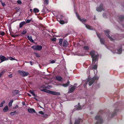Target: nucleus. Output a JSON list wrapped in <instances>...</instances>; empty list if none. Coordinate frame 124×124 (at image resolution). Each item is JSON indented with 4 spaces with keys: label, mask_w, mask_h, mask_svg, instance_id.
Returning a JSON list of instances; mask_svg holds the SVG:
<instances>
[{
    "label": "nucleus",
    "mask_w": 124,
    "mask_h": 124,
    "mask_svg": "<svg viewBox=\"0 0 124 124\" xmlns=\"http://www.w3.org/2000/svg\"><path fill=\"white\" fill-rule=\"evenodd\" d=\"M90 54L92 58V64L93 65L95 64L92 67V69L96 70L97 67V66L96 64L98 63L99 55L97 53L94 51H91Z\"/></svg>",
    "instance_id": "1"
},
{
    "label": "nucleus",
    "mask_w": 124,
    "mask_h": 124,
    "mask_svg": "<svg viewBox=\"0 0 124 124\" xmlns=\"http://www.w3.org/2000/svg\"><path fill=\"white\" fill-rule=\"evenodd\" d=\"M98 79V77H94L93 78H89L87 80V82H88L89 85L91 86L95 81L97 80ZM87 83H85L84 85V86L85 87L87 85Z\"/></svg>",
    "instance_id": "2"
},
{
    "label": "nucleus",
    "mask_w": 124,
    "mask_h": 124,
    "mask_svg": "<svg viewBox=\"0 0 124 124\" xmlns=\"http://www.w3.org/2000/svg\"><path fill=\"white\" fill-rule=\"evenodd\" d=\"M41 91L53 95H60V92H58L55 91H51L46 89H42L41 90Z\"/></svg>",
    "instance_id": "3"
},
{
    "label": "nucleus",
    "mask_w": 124,
    "mask_h": 124,
    "mask_svg": "<svg viewBox=\"0 0 124 124\" xmlns=\"http://www.w3.org/2000/svg\"><path fill=\"white\" fill-rule=\"evenodd\" d=\"M77 84H74V85H71L69 87L68 93H71L73 92L75 89L77 87Z\"/></svg>",
    "instance_id": "4"
},
{
    "label": "nucleus",
    "mask_w": 124,
    "mask_h": 124,
    "mask_svg": "<svg viewBox=\"0 0 124 124\" xmlns=\"http://www.w3.org/2000/svg\"><path fill=\"white\" fill-rule=\"evenodd\" d=\"M96 120L98 121L97 122L96 124H101L103 122V121L101 117L100 116H97L95 117Z\"/></svg>",
    "instance_id": "5"
},
{
    "label": "nucleus",
    "mask_w": 124,
    "mask_h": 124,
    "mask_svg": "<svg viewBox=\"0 0 124 124\" xmlns=\"http://www.w3.org/2000/svg\"><path fill=\"white\" fill-rule=\"evenodd\" d=\"M18 72L20 75L23 77L29 75L28 73L24 71L19 70H18Z\"/></svg>",
    "instance_id": "6"
},
{
    "label": "nucleus",
    "mask_w": 124,
    "mask_h": 124,
    "mask_svg": "<svg viewBox=\"0 0 124 124\" xmlns=\"http://www.w3.org/2000/svg\"><path fill=\"white\" fill-rule=\"evenodd\" d=\"M31 48L35 50H40L42 49V47L41 46L36 45L32 46Z\"/></svg>",
    "instance_id": "7"
},
{
    "label": "nucleus",
    "mask_w": 124,
    "mask_h": 124,
    "mask_svg": "<svg viewBox=\"0 0 124 124\" xmlns=\"http://www.w3.org/2000/svg\"><path fill=\"white\" fill-rule=\"evenodd\" d=\"M76 15L78 19L80 21L82 22L84 24L86 22V20L84 19H83V18H80V17H79V15L77 13H76Z\"/></svg>",
    "instance_id": "8"
},
{
    "label": "nucleus",
    "mask_w": 124,
    "mask_h": 124,
    "mask_svg": "<svg viewBox=\"0 0 124 124\" xmlns=\"http://www.w3.org/2000/svg\"><path fill=\"white\" fill-rule=\"evenodd\" d=\"M104 32L106 36H107L108 38L111 40L113 41V40L114 39L111 38L109 36V31L108 30H106L104 31Z\"/></svg>",
    "instance_id": "9"
},
{
    "label": "nucleus",
    "mask_w": 124,
    "mask_h": 124,
    "mask_svg": "<svg viewBox=\"0 0 124 124\" xmlns=\"http://www.w3.org/2000/svg\"><path fill=\"white\" fill-rule=\"evenodd\" d=\"M103 9V5L102 4H101L99 7L96 8V10L98 12H101Z\"/></svg>",
    "instance_id": "10"
},
{
    "label": "nucleus",
    "mask_w": 124,
    "mask_h": 124,
    "mask_svg": "<svg viewBox=\"0 0 124 124\" xmlns=\"http://www.w3.org/2000/svg\"><path fill=\"white\" fill-rule=\"evenodd\" d=\"M0 59L1 61V62H2L4 61H7L8 60V59L6 58L4 56L2 55H0Z\"/></svg>",
    "instance_id": "11"
},
{
    "label": "nucleus",
    "mask_w": 124,
    "mask_h": 124,
    "mask_svg": "<svg viewBox=\"0 0 124 124\" xmlns=\"http://www.w3.org/2000/svg\"><path fill=\"white\" fill-rule=\"evenodd\" d=\"M97 36L100 39V41L101 43V44H104V39H101L100 38V37L101 36V34H98L97 33Z\"/></svg>",
    "instance_id": "12"
},
{
    "label": "nucleus",
    "mask_w": 124,
    "mask_h": 124,
    "mask_svg": "<svg viewBox=\"0 0 124 124\" xmlns=\"http://www.w3.org/2000/svg\"><path fill=\"white\" fill-rule=\"evenodd\" d=\"M68 44L67 41L65 40L63 41V46L65 47H67L68 45Z\"/></svg>",
    "instance_id": "13"
},
{
    "label": "nucleus",
    "mask_w": 124,
    "mask_h": 124,
    "mask_svg": "<svg viewBox=\"0 0 124 124\" xmlns=\"http://www.w3.org/2000/svg\"><path fill=\"white\" fill-rule=\"evenodd\" d=\"M82 107L80 105V103H78V105L75 106V109L77 110H80L81 109Z\"/></svg>",
    "instance_id": "14"
},
{
    "label": "nucleus",
    "mask_w": 124,
    "mask_h": 124,
    "mask_svg": "<svg viewBox=\"0 0 124 124\" xmlns=\"http://www.w3.org/2000/svg\"><path fill=\"white\" fill-rule=\"evenodd\" d=\"M122 51V48L120 47L119 49L116 51L115 52H113L114 53H116L119 54H121Z\"/></svg>",
    "instance_id": "15"
},
{
    "label": "nucleus",
    "mask_w": 124,
    "mask_h": 124,
    "mask_svg": "<svg viewBox=\"0 0 124 124\" xmlns=\"http://www.w3.org/2000/svg\"><path fill=\"white\" fill-rule=\"evenodd\" d=\"M28 111L30 113H35V110L33 109L30 108L28 109Z\"/></svg>",
    "instance_id": "16"
},
{
    "label": "nucleus",
    "mask_w": 124,
    "mask_h": 124,
    "mask_svg": "<svg viewBox=\"0 0 124 124\" xmlns=\"http://www.w3.org/2000/svg\"><path fill=\"white\" fill-rule=\"evenodd\" d=\"M70 84V82L68 81L66 83L63 84H62L61 85L64 87H67Z\"/></svg>",
    "instance_id": "17"
},
{
    "label": "nucleus",
    "mask_w": 124,
    "mask_h": 124,
    "mask_svg": "<svg viewBox=\"0 0 124 124\" xmlns=\"http://www.w3.org/2000/svg\"><path fill=\"white\" fill-rule=\"evenodd\" d=\"M85 25L86 27L88 29L90 30H93V28L90 25L85 24Z\"/></svg>",
    "instance_id": "18"
},
{
    "label": "nucleus",
    "mask_w": 124,
    "mask_h": 124,
    "mask_svg": "<svg viewBox=\"0 0 124 124\" xmlns=\"http://www.w3.org/2000/svg\"><path fill=\"white\" fill-rule=\"evenodd\" d=\"M59 22L60 24H63L64 23H67L68 22V21L67 20H66L65 21L63 20H60Z\"/></svg>",
    "instance_id": "19"
},
{
    "label": "nucleus",
    "mask_w": 124,
    "mask_h": 124,
    "mask_svg": "<svg viewBox=\"0 0 124 124\" xmlns=\"http://www.w3.org/2000/svg\"><path fill=\"white\" fill-rule=\"evenodd\" d=\"M19 93L18 90H14L12 91V93L14 95L17 94Z\"/></svg>",
    "instance_id": "20"
},
{
    "label": "nucleus",
    "mask_w": 124,
    "mask_h": 124,
    "mask_svg": "<svg viewBox=\"0 0 124 124\" xmlns=\"http://www.w3.org/2000/svg\"><path fill=\"white\" fill-rule=\"evenodd\" d=\"M27 38H28V39L32 42H33L34 41L32 39V38L31 36H27Z\"/></svg>",
    "instance_id": "21"
},
{
    "label": "nucleus",
    "mask_w": 124,
    "mask_h": 124,
    "mask_svg": "<svg viewBox=\"0 0 124 124\" xmlns=\"http://www.w3.org/2000/svg\"><path fill=\"white\" fill-rule=\"evenodd\" d=\"M56 78L57 80L59 81H61L62 79V78L61 77L58 76H56Z\"/></svg>",
    "instance_id": "22"
},
{
    "label": "nucleus",
    "mask_w": 124,
    "mask_h": 124,
    "mask_svg": "<svg viewBox=\"0 0 124 124\" xmlns=\"http://www.w3.org/2000/svg\"><path fill=\"white\" fill-rule=\"evenodd\" d=\"M81 119H78L76 120L74 124H78L80 121Z\"/></svg>",
    "instance_id": "23"
},
{
    "label": "nucleus",
    "mask_w": 124,
    "mask_h": 124,
    "mask_svg": "<svg viewBox=\"0 0 124 124\" xmlns=\"http://www.w3.org/2000/svg\"><path fill=\"white\" fill-rule=\"evenodd\" d=\"M25 24V22H21L20 23V28L22 27L23 25Z\"/></svg>",
    "instance_id": "24"
},
{
    "label": "nucleus",
    "mask_w": 124,
    "mask_h": 124,
    "mask_svg": "<svg viewBox=\"0 0 124 124\" xmlns=\"http://www.w3.org/2000/svg\"><path fill=\"white\" fill-rule=\"evenodd\" d=\"M33 11L35 13H38L39 12V10L38 8H35L33 9Z\"/></svg>",
    "instance_id": "25"
},
{
    "label": "nucleus",
    "mask_w": 124,
    "mask_h": 124,
    "mask_svg": "<svg viewBox=\"0 0 124 124\" xmlns=\"http://www.w3.org/2000/svg\"><path fill=\"white\" fill-rule=\"evenodd\" d=\"M6 70H3L0 73V78L3 75V74L6 72Z\"/></svg>",
    "instance_id": "26"
},
{
    "label": "nucleus",
    "mask_w": 124,
    "mask_h": 124,
    "mask_svg": "<svg viewBox=\"0 0 124 124\" xmlns=\"http://www.w3.org/2000/svg\"><path fill=\"white\" fill-rule=\"evenodd\" d=\"M8 107L6 106L3 109V111L4 112H5L7 111L8 110Z\"/></svg>",
    "instance_id": "27"
},
{
    "label": "nucleus",
    "mask_w": 124,
    "mask_h": 124,
    "mask_svg": "<svg viewBox=\"0 0 124 124\" xmlns=\"http://www.w3.org/2000/svg\"><path fill=\"white\" fill-rule=\"evenodd\" d=\"M17 114V113L16 111L13 112H12L10 113V115L11 116H13L14 115L16 114Z\"/></svg>",
    "instance_id": "28"
},
{
    "label": "nucleus",
    "mask_w": 124,
    "mask_h": 124,
    "mask_svg": "<svg viewBox=\"0 0 124 124\" xmlns=\"http://www.w3.org/2000/svg\"><path fill=\"white\" fill-rule=\"evenodd\" d=\"M48 116L49 115H48L46 114H44L43 115H42V116L43 117L45 118H47L48 117Z\"/></svg>",
    "instance_id": "29"
},
{
    "label": "nucleus",
    "mask_w": 124,
    "mask_h": 124,
    "mask_svg": "<svg viewBox=\"0 0 124 124\" xmlns=\"http://www.w3.org/2000/svg\"><path fill=\"white\" fill-rule=\"evenodd\" d=\"M26 32L27 31L25 30H24L21 33L22 34H24L26 33Z\"/></svg>",
    "instance_id": "30"
},
{
    "label": "nucleus",
    "mask_w": 124,
    "mask_h": 124,
    "mask_svg": "<svg viewBox=\"0 0 124 124\" xmlns=\"http://www.w3.org/2000/svg\"><path fill=\"white\" fill-rule=\"evenodd\" d=\"M118 111V110H117V109H116L114 111V113L113 114H112V115L111 116L112 117H113L116 114V111Z\"/></svg>",
    "instance_id": "31"
},
{
    "label": "nucleus",
    "mask_w": 124,
    "mask_h": 124,
    "mask_svg": "<svg viewBox=\"0 0 124 124\" xmlns=\"http://www.w3.org/2000/svg\"><path fill=\"white\" fill-rule=\"evenodd\" d=\"M45 4L47 5L48 4L49 1L48 0H45Z\"/></svg>",
    "instance_id": "32"
},
{
    "label": "nucleus",
    "mask_w": 124,
    "mask_h": 124,
    "mask_svg": "<svg viewBox=\"0 0 124 124\" xmlns=\"http://www.w3.org/2000/svg\"><path fill=\"white\" fill-rule=\"evenodd\" d=\"M62 39H60L59 40V43L60 45H62Z\"/></svg>",
    "instance_id": "33"
},
{
    "label": "nucleus",
    "mask_w": 124,
    "mask_h": 124,
    "mask_svg": "<svg viewBox=\"0 0 124 124\" xmlns=\"http://www.w3.org/2000/svg\"><path fill=\"white\" fill-rule=\"evenodd\" d=\"M13 100H11L9 102V106H11L12 105V103L13 102Z\"/></svg>",
    "instance_id": "34"
},
{
    "label": "nucleus",
    "mask_w": 124,
    "mask_h": 124,
    "mask_svg": "<svg viewBox=\"0 0 124 124\" xmlns=\"http://www.w3.org/2000/svg\"><path fill=\"white\" fill-rule=\"evenodd\" d=\"M124 18V16H120L119 17V19H120L121 20V21H122V19Z\"/></svg>",
    "instance_id": "35"
},
{
    "label": "nucleus",
    "mask_w": 124,
    "mask_h": 124,
    "mask_svg": "<svg viewBox=\"0 0 124 124\" xmlns=\"http://www.w3.org/2000/svg\"><path fill=\"white\" fill-rule=\"evenodd\" d=\"M89 48V47L88 46H86L84 47V48L86 50H88Z\"/></svg>",
    "instance_id": "36"
},
{
    "label": "nucleus",
    "mask_w": 124,
    "mask_h": 124,
    "mask_svg": "<svg viewBox=\"0 0 124 124\" xmlns=\"http://www.w3.org/2000/svg\"><path fill=\"white\" fill-rule=\"evenodd\" d=\"M9 59L10 60L12 61L15 60L14 58L11 57H10L9 58Z\"/></svg>",
    "instance_id": "37"
},
{
    "label": "nucleus",
    "mask_w": 124,
    "mask_h": 124,
    "mask_svg": "<svg viewBox=\"0 0 124 124\" xmlns=\"http://www.w3.org/2000/svg\"><path fill=\"white\" fill-rule=\"evenodd\" d=\"M31 20H27L26 21V23H30L31 21Z\"/></svg>",
    "instance_id": "38"
},
{
    "label": "nucleus",
    "mask_w": 124,
    "mask_h": 124,
    "mask_svg": "<svg viewBox=\"0 0 124 124\" xmlns=\"http://www.w3.org/2000/svg\"><path fill=\"white\" fill-rule=\"evenodd\" d=\"M39 113L42 115H43L44 114V113L42 111H40L39 112Z\"/></svg>",
    "instance_id": "39"
},
{
    "label": "nucleus",
    "mask_w": 124,
    "mask_h": 124,
    "mask_svg": "<svg viewBox=\"0 0 124 124\" xmlns=\"http://www.w3.org/2000/svg\"><path fill=\"white\" fill-rule=\"evenodd\" d=\"M0 34L2 36H3L5 34V33L4 32L1 31L0 32Z\"/></svg>",
    "instance_id": "40"
},
{
    "label": "nucleus",
    "mask_w": 124,
    "mask_h": 124,
    "mask_svg": "<svg viewBox=\"0 0 124 124\" xmlns=\"http://www.w3.org/2000/svg\"><path fill=\"white\" fill-rule=\"evenodd\" d=\"M56 61V60H53L51 61L50 62V63H55V62Z\"/></svg>",
    "instance_id": "41"
},
{
    "label": "nucleus",
    "mask_w": 124,
    "mask_h": 124,
    "mask_svg": "<svg viewBox=\"0 0 124 124\" xmlns=\"http://www.w3.org/2000/svg\"><path fill=\"white\" fill-rule=\"evenodd\" d=\"M17 3L19 4H21L22 3L21 1L20 0H18L17 1Z\"/></svg>",
    "instance_id": "42"
},
{
    "label": "nucleus",
    "mask_w": 124,
    "mask_h": 124,
    "mask_svg": "<svg viewBox=\"0 0 124 124\" xmlns=\"http://www.w3.org/2000/svg\"><path fill=\"white\" fill-rule=\"evenodd\" d=\"M1 4H2V6H3L4 7L5 6L6 4H5L4 3H3L2 1H1Z\"/></svg>",
    "instance_id": "43"
},
{
    "label": "nucleus",
    "mask_w": 124,
    "mask_h": 124,
    "mask_svg": "<svg viewBox=\"0 0 124 124\" xmlns=\"http://www.w3.org/2000/svg\"><path fill=\"white\" fill-rule=\"evenodd\" d=\"M30 93L32 94V95L34 93L33 92V91H31V90H30Z\"/></svg>",
    "instance_id": "44"
},
{
    "label": "nucleus",
    "mask_w": 124,
    "mask_h": 124,
    "mask_svg": "<svg viewBox=\"0 0 124 124\" xmlns=\"http://www.w3.org/2000/svg\"><path fill=\"white\" fill-rule=\"evenodd\" d=\"M56 38H54L52 39V40L53 41H56Z\"/></svg>",
    "instance_id": "45"
},
{
    "label": "nucleus",
    "mask_w": 124,
    "mask_h": 124,
    "mask_svg": "<svg viewBox=\"0 0 124 124\" xmlns=\"http://www.w3.org/2000/svg\"><path fill=\"white\" fill-rule=\"evenodd\" d=\"M35 54L37 57H40L38 53H36Z\"/></svg>",
    "instance_id": "46"
},
{
    "label": "nucleus",
    "mask_w": 124,
    "mask_h": 124,
    "mask_svg": "<svg viewBox=\"0 0 124 124\" xmlns=\"http://www.w3.org/2000/svg\"><path fill=\"white\" fill-rule=\"evenodd\" d=\"M3 104L2 103H1L0 104V107H2L3 106Z\"/></svg>",
    "instance_id": "47"
},
{
    "label": "nucleus",
    "mask_w": 124,
    "mask_h": 124,
    "mask_svg": "<svg viewBox=\"0 0 124 124\" xmlns=\"http://www.w3.org/2000/svg\"><path fill=\"white\" fill-rule=\"evenodd\" d=\"M8 76L9 78H11L12 77V74H11L10 75H9Z\"/></svg>",
    "instance_id": "48"
},
{
    "label": "nucleus",
    "mask_w": 124,
    "mask_h": 124,
    "mask_svg": "<svg viewBox=\"0 0 124 124\" xmlns=\"http://www.w3.org/2000/svg\"><path fill=\"white\" fill-rule=\"evenodd\" d=\"M18 106L17 105H16L15 107H14V108L15 109H16L18 108Z\"/></svg>",
    "instance_id": "49"
},
{
    "label": "nucleus",
    "mask_w": 124,
    "mask_h": 124,
    "mask_svg": "<svg viewBox=\"0 0 124 124\" xmlns=\"http://www.w3.org/2000/svg\"><path fill=\"white\" fill-rule=\"evenodd\" d=\"M22 103L23 105H26V104L25 102H23Z\"/></svg>",
    "instance_id": "50"
},
{
    "label": "nucleus",
    "mask_w": 124,
    "mask_h": 124,
    "mask_svg": "<svg viewBox=\"0 0 124 124\" xmlns=\"http://www.w3.org/2000/svg\"><path fill=\"white\" fill-rule=\"evenodd\" d=\"M5 102V101H3L1 103L3 104H4Z\"/></svg>",
    "instance_id": "51"
},
{
    "label": "nucleus",
    "mask_w": 124,
    "mask_h": 124,
    "mask_svg": "<svg viewBox=\"0 0 124 124\" xmlns=\"http://www.w3.org/2000/svg\"><path fill=\"white\" fill-rule=\"evenodd\" d=\"M33 96H34L35 97H36V95H35V94L34 93L32 95Z\"/></svg>",
    "instance_id": "52"
},
{
    "label": "nucleus",
    "mask_w": 124,
    "mask_h": 124,
    "mask_svg": "<svg viewBox=\"0 0 124 124\" xmlns=\"http://www.w3.org/2000/svg\"><path fill=\"white\" fill-rule=\"evenodd\" d=\"M30 63L31 65H32V63L31 61L30 62Z\"/></svg>",
    "instance_id": "53"
},
{
    "label": "nucleus",
    "mask_w": 124,
    "mask_h": 124,
    "mask_svg": "<svg viewBox=\"0 0 124 124\" xmlns=\"http://www.w3.org/2000/svg\"><path fill=\"white\" fill-rule=\"evenodd\" d=\"M30 11L31 12H32L33 11L32 9H30Z\"/></svg>",
    "instance_id": "54"
},
{
    "label": "nucleus",
    "mask_w": 124,
    "mask_h": 124,
    "mask_svg": "<svg viewBox=\"0 0 124 124\" xmlns=\"http://www.w3.org/2000/svg\"><path fill=\"white\" fill-rule=\"evenodd\" d=\"M60 17L61 18H62V15H61L60 16Z\"/></svg>",
    "instance_id": "55"
},
{
    "label": "nucleus",
    "mask_w": 124,
    "mask_h": 124,
    "mask_svg": "<svg viewBox=\"0 0 124 124\" xmlns=\"http://www.w3.org/2000/svg\"><path fill=\"white\" fill-rule=\"evenodd\" d=\"M27 94L28 95V96H31V95L29 94V93H27Z\"/></svg>",
    "instance_id": "56"
},
{
    "label": "nucleus",
    "mask_w": 124,
    "mask_h": 124,
    "mask_svg": "<svg viewBox=\"0 0 124 124\" xmlns=\"http://www.w3.org/2000/svg\"><path fill=\"white\" fill-rule=\"evenodd\" d=\"M34 98V99H35L36 100H37V101L38 100L37 99V98Z\"/></svg>",
    "instance_id": "57"
},
{
    "label": "nucleus",
    "mask_w": 124,
    "mask_h": 124,
    "mask_svg": "<svg viewBox=\"0 0 124 124\" xmlns=\"http://www.w3.org/2000/svg\"><path fill=\"white\" fill-rule=\"evenodd\" d=\"M39 107L41 108H43L41 106H39Z\"/></svg>",
    "instance_id": "58"
},
{
    "label": "nucleus",
    "mask_w": 124,
    "mask_h": 124,
    "mask_svg": "<svg viewBox=\"0 0 124 124\" xmlns=\"http://www.w3.org/2000/svg\"><path fill=\"white\" fill-rule=\"evenodd\" d=\"M103 17H105V16H104V15H103Z\"/></svg>",
    "instance_id": "59"
},
{
    "label": "nucleus",
    "mask_w": 124,
    "mask_h": 124,
    "mask_svg": "<svg viewBox=\"0 0 124 124\" xmlns=\"http://www.w3.org/2000/svg\"><path fill=\"white\" fill-rule=\"evenodd\" d=\"M123 27H124V25H123Z\"/></svg>",
    "instance_id": "60"
},
{
    "label": "nucleus",
    "mask_w": 124,
    "mask_h": 124,
    "mask_svg": "<svg viewBox=\"0 0 124 124\" xmlns=\"http://www.w3.org/2000/svg\"><path fill=\"white\" fill-rule=\"evenodd\" d=\"M16 36H14V37H15Z\"/></svg>",
    "instance_id": "61"
}]
</instances>
